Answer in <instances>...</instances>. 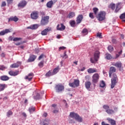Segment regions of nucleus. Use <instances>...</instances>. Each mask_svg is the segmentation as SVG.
<instances>
[{
  "mask_svg": "<svg viewBox=\"0 0 125 125\" xmlns=\"http://www.w3.org/2000/svg\"><path fill=\"white\" fill-rule=\"evenodd\" d=\"M29 112L30 113V114H32L33 112H35L36 111V108L34 106H30L28 109Z\"/></svg>",
  "mask_w": 125,
  "mask_h": 125,
  "instance_id": "obj_31",
  "label": "nucleus"
},
{
  "mask_svg": "<svg viewBox=\"0 0 125 125\" xmlns=\"http://www.w3.org/2000/svg\"><path fill=\"white\" fill-rule=\"evenodd\" d=\"M87 72L89 74H92L93 73H97L98 71L96 68H89L87 70Z\"/></svg>",
  "mask_w": 125,
  "mask_h": 125,
  "instance_id": "obj_26",
  "label": "nucleus"
},
{
  "mask_svg": "<svg viewBox=\"0 0 125 125\" xmlns=\"http://www.w3.org/2000/svg\"><path fill=\"white\" fill-rule=\"evenodd\" d=\"M58 71H59V66L54 68L53 70V74L55 75L56 74H57V73H58Z\"/></svg>",
  "mask_w": 125,
  "mask_h": 125,
  "instance_id": "obj_33",
  "label": "nucleus"
},
{
  "mask_svg": "<svg viewBox=\"0 0 125 125\" xmlns=\"http://www.w3.org/2000/svg\"><path fill=\"white\" fill-rule=\"evenodd\" d=\"M9 77L6 75H3L0 76L1 81H3V82H6L9 80Z\"/></svg>",
  "mask_w": 125,
  "mask_h": 125,
  "instance_id": "obj_22",
  "label": "nucleus"
},
{
  "mask_svg": "<svg viewBox=\"0 0 125 125\" xmlns=\"http://www.w3.org/2000/svg\"><path fill=\"white\" fill-rule=\"evenodd\" d=\"M104 58L105 59H106V60H111V59H114V58H113V56H112V55L109 53H106L105 54Z\"/></svg>",
  "mask_w": 125,
  "mask_h": 125,
  "instance_id": "obj_20",
  "label": "nucleus"
},
{
  "mask_svg": "<svg viewBox=\"0 0 125 125\" xmlns=\"http://www.w3.org/2000/svg\"><path fill=\"white\" fill-rule=\"evenodd\" d=\"M31 30H36V29H38V25L37 24H34L31 26Z\"/></svg>",
  "mask_w": 125,
  "mask_h": 125,
  "instance_id": "obj_45",
  "label": "nucleus"
},
{
  "mask_svg": "<svg viewBox=\"0 0 125 125\" xmlns=\"http://www.w3.org/2000/svg\"><path fill=\"white\" fill-rule=\"evenodd\" d=\"M8 74L10 75V76L15 77L16 76H18V74H19V70H16L15 71L11 70L9 71Z\"/></svg>",
  "mask_w": 125,
  "mask_h": 125,
  "instance_id": "obj_13",
  "label": "nucleus"
},
{
  "mask_svg": "<svg viewBox=\"0 0 125 125\" xmlns=\"http://www.w3.org/2000/svg\"><path fill=\"white\" fill-rule=\"evenodd\" d=\"M40 14H41L42 16H45V13H44V12H41Z\"/></svg>",
  "mask_w": 125,
  "mask_h": 125,
  "instance_id": "obj_60",
  "label": "nucleus"
},
{
  "mask_svg": "<svg viewBox=\"0 0 125 125\" xmlns=\"http://www.w3.org/2000/svg\"><path fill=\"white\" fill-rule=\"evenodd\" d=\"M56 92H62V91H63L64 90L65 87L63 84L61 83L58 84L56 85L55 87Z\"/></svg>",
  "mask_w": 125,
  "mask_h": 125,
  "instance_id": "obj_6",
  "label": "nucleus"
},
{
  "mask_svg": "<svg viewBox=\"0 0 125 125\" xmlns=\"http://www.w3.org/2000/svg\"><path fill=\"white\" fill-rule=\"evenodd\" d=\"M19 20V19L17 18L16 16L15 17H11L8 19V22L10 21H14V22H17Z\"/></svg>",
  "mask_w": 125,
  "mask_h": 125,
  "instance_id": "obj_18",
  "label": "nucleus"
},
{
  "mask_svg": "<svg viewBox=\"0 0 125 125\" xmlns=\"http://www.w3.org/2000/svg\"><path fill=\"white\" fill-rule=\"evenodd\" d=\"M65 49L66 47L65 46L60 47L59 48V51H61V50H65Z\"/></svg>",
  "mask_w": 125,
  "mask_h": 125,
  "instance_id": "obj_49",
  "label": "nucleus"
},
{
  "mask_svg": "<svg viewBox=\"0 0 125 125\" xmlns=\"http://www.w3.org/2000/svg\"><path fill=\"white\" fill-rule=\"evenodd\" d=\"M69 23L71 27H75V26L76 25V21H70Z\"/></svg>",
  "mask_w": 125,
  "mask_h": 125,
  "instance_id": "obj_35",
  "label": "nucleus"
},
{
  "mask_svg": "<svg viewBox=\"0 0 125 125\" xmlns=\"http://www.w3.org/2000/svg\"><path fill=\"white\" fill-rule=\"evenodd\" d=\"M69 85L71 87H78L80 86V80L75 79L73 83H69Z\"/></svg>",
  "mask_w": 125,
  "mask_h": 125,
  "instance_id": "obj_7",
  "label": "nucleus"
},
{
  "mask_svg": "<svg viewBox=\"0 0 125 125\" xmlns=\"http://www.w3.org/2000/svg\"><path fill=\"white\" fill-rule=\"evenodd\" d=\"M112 66H115L116 68H118L119 69V71H122L123 70V68H122V64L121 62H117L116 63H112Z\"/></svg>",
  "mask_w": 125,
  "mask_h": 125,
  "instance_id": "obj_11",
  "label": "nucleus"
},
{
  "mask_svg": "<svg viewBox=\"0 0 125 125\" xmlns=\"http://www.w3.org/2000/svg\"><path fill=\"white\" fill-rule=\"evenodd\" d=\"M97 37L100 38V39H102V33H98L97 34Z\"/></svg>",
  "mask_w": 125,
  "mask_h": 125,
  "instance_id": "obj_51",
  "label": "nucleus"
},
{
  "mask_svg": "<svg viewBox=\"0 0 125 125\" xmlns=\"http://www.w3.org/2000/svg\"><path fill=\"white\" fill-rule=\"evenodd\" d=\"M94 57L96 61H98L100 57V52L98 51H96L94 54Z\"/></svg>",
  "mask_w": 125,
  "mask_h": 125,
  "instance_id": "obj_15",
  "label": "nucleus"
},
{
  "mask_svg": "<svg viewBox=\"0 0 125 125\" xmlns=\"http://www.w3.org/2000/svg\"><path fill=\"white\" fill-rule=\"evenodd\" d=\"M76 16V14H75V12H70L69 14H68L67 18H68L69 19H71Z\"/></svg>",
  "mask_w": 125,
  "mask_h": 125,
  "instance_id": "obj_29",
  "label": "nucleus"
},
{
  "mask_svg": "<svg viewBox=\"0 0 125 125\" xmlns=\"http://www.w3.org/2000/svg\"><path fill=\"white\" fill-rule=\"evenodd\" d=\"M10 33V30L8 29H6L5 30H2L0 32V36H4L5 34Z\"/></svg>",
  "mask_w": 125,
  "mask_h": 125,
  "instance_id": "obj_23",
  "label": "nucleus"
},
{
  "mask_svg": "<svg viewBox=\"0 0 125 125\" xmlns=\"http://www.w3.org/2000/svg\"><path fill=\"white\" fill-rule=\"evenodd\" d=\"M103 109L105 110L106 113L108 114V115H112L113 114H115V110L110 109V106L108 105H104L103 106Z\"/></svg>",
  "mask_w": 125,
  "mask_h": 125,
  "instance_id": "obj_3",
  "label": "nucleus"
},
{
  "mask_svg": "<svg viewBox=\"0 0 125 125\" xmlns=\"http://www.w3.org/2000/svg\"><path fill=\"white\" fill-rule=\"evenodd\" d=\"M105 85H106V84H105V82L104 81H102L101 83L100 84V86L101 87H105Z\"/></svg>",
  "mask_w": 125,
  "mask_h": 125,
  "instance_id": "obj_39",
  "label": "nucleus"
},
{
  "mask_svg": "<svg viewBox=\"0 0 125 125\" xmlns=\"http://www.w3.org/2000/svg\"><path fill=\"white\" fill-rule=\"evenodd\" d=\"M117 82H118V77H117V75H116V74H113V78L111 79V88H114V87H115V85H116Z\"/></svg>",
  "mask_w": 125,
  "mask_h": 125,
  "instance_id": "obj_5",
  "label": "nucleus"
},
{
  "mask_svg": "<svg viewBox=\"0 0 125 125\" xmlns=\"http://www.w3.org/2000/svg\"><path fill=\"white\" fill-rule=\"evenodd\" d=\"M99 80V74H98V73L94 74L92 76V83H98Z\"/></svg>",
  "mask_w": 125,
  "mask_h": 125,
  "instance_id": "obj_9",
  "label": "nucleus"
},
{
  "mask_svg": "<svg viewBox=\"0 0 125 125\" xmlns=\"http://www.w3.org/2000/svg\"><path fill=\"white\" fill-rule=\"evenodd\" d=\"M52 5H53V1L52 0L49 1L46 3V6L48 8H51Z\"/></svg>",
  "mask_w": 125,
  "mask_h": 125,
  "instance_id": "obj_28",
  "label": "nucleus"
},
{
  "mask_svg": "<svg viewBox=\"0 0 125 125\" xmlns=\"http://www.w3.org/2000/svg\"><path fill=\"white\" fill-rule=\"evenodd\" d=\"M102 125H109L108 124L105 123L104 122H102Z\"/></svg>",
  "mask_w": 125,
  "mask_h": 125,
  "instance_id": "obj_61",
  "label": "nucleus"
},
{
  "mask_svg": "<svg viewBox=\"0 0 125 125\" xmlns=\"http://www.w3.org/2000/svg\"><path fill=\"white\" fill-rule=\"evenodd\" d=\"M21 64V62H18L17 63H13L11 65V68H18Z\"/></svg>",
  "mask_w": 125,
  "mask_h": 125,
  "instance_id": "obj_19",
  "label": "nucleus"
},
{
  "mask_svg": "<svg viewBox=\"0 0 125 125\" xmlns=\"http://www.w3.org/2000/svg\"><path fill=\"white\" fill-rule=\"evenodd\" d=\"M67 51H64V55L63 56H62V58L63 59H67V58H68V56L67 55Z\"/></svg>",
  "mask_w": 125,
  "mask_h": 125,
  "instance_id": "obj_43",
  "label": "nucleus"
},
{
  "mask_svg": "<svg viewBox=\"0 0 125 125\" xmlns=\"http://www.w3.org/2000/svg\"><path fill=\"white\" fill-rule=\"evenodd\" d=\"M120 19H125V12L122 14L120 16Z\"/></svg>",
  "mask_w": 125,
  "mask_h": 125,
  "instance_id": "obj_47",
  "label": "nucleus"
},
{
  "mask_svg": "<svg viewBox=\"0 0 125 125\" xmlns=\"http://www.w3.org/2000/svg\"><path fill=\"white\" fill-rule=\"evenodd\" d=\"M8 4H11L13 2V0H6Z\"/></svg>",
  "mask_w": 125,
  "mask_h": 125,
  "instance_id": "obj_52",
  "label": "nucleus"
},
{
  "mask_svg": "<svg viewBox=\"0 0 125 125\" xmlns=\"http://www.w3.org/2000/svg\"><path fill=\"white\" fill-rule=\"evenodd\" d=\"M112 42L113 43H117V40L115 39L112 40Z\"/></svg>",
  "mask_w": 125,
  "mask_h": 125,
  "instance_id": "obj_58",
  "label": "nucleus"
},
{
  "mask_svg": "<svg viewBox=\"0 0 125 125\" xmlns=\"http://www.w3.org/2000/svg\"><path fill=\"white\" fill-rule=\"evenodd\" d=\"M36 58H37V56L32 55L30 57L28 61V62H33V61H35V60H36Z\"/></svg>",
  "mask_w": 125,
  "mask_h": 125,
  "instance_id": "obj_25",
  "label": "nucleus"
},
{
  "mask_svg": "<svg viewBox=\"0 0 125 125\" xmlns=\"http://www.w3.org/2000/svg\"><path fill=\"white\" fill-rule=\"evenodd\" d=\"M21 40H22V38H21L16 37L13 39V41L18 42V41H21Z\"/></svg>",
  "mask_w": 125,
  "mask_h": 125,
  "instance_id": "obj_46",
  "label": "nucleus"
},
{
  "mask_svg": "<svg viewBox=\"0 0 125 125\" xmlns=\"http://www.w3.org/2000/svg\"><path fill=\"white\" fill-rule=\"evenodd\" d=\"M30 17L33 20H37L39 18V12L34 11L30 14Z\"/></svg>",
  "mask_w": 125,
  "mask_h": 125,
  "instance_id": "obj_8",
  "label": "nucleus"
},
{
  "mask_svg": "<svg viewBox=\"0 0 125 125\" xmlns=\"http://www.w3.org/2000/svg\"><path fill=\"white\" fill-rule=\"evenodd\" d=\"M5 69V66L3 65H0V70H1L2 71H3Z\"/></svg>",
  "mask_w": 125,
  "mask_h": 125,
  "instance_id": "obj_50",
  "label": "nucleus"
},
{
  "mask_svg": "<svg viewBox=\"0 0 125 125\" xmlns=\"http://www.w3.org/2000/svg\"><path fill=\"white\" fill-rule=\"evenodd\" d=\"M43 56H44L43 54H41V55L39 56V58H38V60H41V59H42V58H43Z\"/></svg>",
  "mask_w": 125,
  "mask_h": 125,
  "instance_id": "obj_55",
  "label": "nucleus"
},
{
  "mask_svg": "<svg viewBox=\"0 0 125 125\" xmlns=\"http://www.w3.org/2000/svg\"><path fill=\"white\" fill-rule=\"evenodd\" d=\"M7 87V84H3V83H0V92L1 91H3Z\"/></svg>",
  "mask_w": 125,
  "mask_h": 125,
  "instance_id": "obj_21",
  "label": "nucleus"
},
{
  "mask_svg": "<svg viewBox=\"0 0 125 125\" xmlns=\"http://www.w3.org/2000/svg\"><path fill=\"white\" fill-rule=\"evenodd\" d=\"M82 33L84 34V35H87V34H88V31H87V29H86V28H84L82 30Z\"/></svg>",
  "mask_w": 125,
  "mask_h": 125,
  "instance_id": "obj_41",
  "label": "nucleus"
},
{
  "mask_svg": "<svg viewBox=\"0 0 125 125\" xmlns=\"http://www.w3.org/2000/svg\"><path fill=\"white\" fill-rule=\"evenodd\" d=\"M43 61H41L40 62H39L38 65L40 67V68H42V67H43Z\"/></svg>",
  "mask_w": 125,
  "mask_h": 125,
  "instance_id": "obj_44",
  "label": "nucleus"
},
{
  "mask_svg": "<svg viewBox=\"0 0 125 125\" xmlns=\"http://www.w3.org/2000/svg\"><path fill=\"white\" fill-rule=\"evenodd\" d=\"M107 121H108V123L110 124L111 125H116V121L110 118H107L106 119Z\"/></svg>",
  "mask_w": 125,
  "mask_h": 125,
  "instance_id": "obj_24",
  "label": "nucleus"
},
{
  "mask_svg": "<svg viewBox=\"0 0 125 125\" xmlns=\"http://www.w3.org/2000/svg\"><path fill=\"white\" fill-rule=\"evenodd\" d=\"M69 123H70V124H72V123H75V121H74V120H69Z\"/></svg>",
  "mask_w": 125,
  "mask_h": 125,
  "instance_id": "obj_64",
  "label": "nucleus"
},
{
  "mask_svg": "<svg viewBox=\"0 0 125 125\" xmlns=\"http://www.w3.org/2000/svg\"><path fill=\"white\" fill-rule=\"evenodd\" d=\"M91 85V83L89 81H86L85 82V86L86 89H89Z\"/></svg>",
  "mask_w": 125,
  "mask_h": 125,
  "instance_id": "obj_27",
  "label": "nucleus"
},
{
  "mask_svg": "<svg viewBox=\"0 0 125 125\" xmlns=\"http://www.w3.org/2000/svg\"><path fill=\"white\" fill-rule=\"evenodd\" d=\"M22 116H23V117H25V118H26V117H27V114H26V113H25V112L22 113Z\"/></svg>",
  "mask_w": 125,
  "mask_h": 125,
  "instance_id": "obj_62",
  "label": "nucleus"
},
{
  "mask_svg": "<svg viewBox=\"0 0 125 125\" xmlns=\"http://www.w3.org/2000/svg\"><path fill=\"white\" fill-rule=\"evenodd\" d=\"M89 17H90L91 19H94V16L93 15V13H90L89 14Z\"/></svg>",
  "mask_w": 125,
  "mask_h": 125,
  "instance_id": "obj_48",
  "label": "nucleus"
},
{
  "mask_svg": "<svg viewBox=\"0 0 125 125\" xmlns=\"http://www.w3.org/2000/svg\"><path fill=\"white\" fill-rule=\"evenodd\" d=\"M6 6V2H5V1H3L1 5V7H3Z\"/></svg>",
  "mask_w": 125,
  "mask_h": 125,
  "instance_id": "obj_53",
  "label": "nucleus"
},
{
  "mask_svg": "<svg viewBox=\"0 0 125 125\" xmlns=\"http://www.w3.org/2000/svg\"><path fill=\"white\" fill-rule=\"evenodd\" d=\"M53 72H51V71L50 70L45 74V76L46 77H50L51 76H53Z\"/></svg>",
  "mask_w": 125,
  "mask_h": 125,
  "instance_id": "obj_37",
  "label": "nucleus"
},
{
  "mask_svg": "<svg viewBox=\"0 0 125 125\" xmlns=\"http://www.w3.org/2000/svg\"><path fill=\"white\" fill-rule=\"evenodd\" d=\"M61 27H60V24H58L57 26V30L58 31H64L66 29V27L63 23H61Z\"/></svg>",
  "mask_w": 125,
  "mask_h": 125,
  "instance_id": "obj_14",
  "label": "nucleus"
},
{
  "mask_svg": "<svg viewBox=\"0 0 125 125\" xmlns=\"http://www.w3.org/2000/svg\"><path fill=\"white\" fill-rule=\"evenodd\" d=\"M120 10V9H119V6H116V9L115 10V13H118L119 12V11Z\"/></svg>",
  "mask_w": 125,
  "mask_h": 125,
  "instance_id": "obj_54",
  "label": "nucleus"
},
{
  "mask_svg": "<svg viewBox=\"0 0 125 125\" xmlns=\"http://www.w3.org/2000/svg\"><path fill=\"white\" fill-rule=\"evenodd\" d=\"M35 98L36 99V100H39V99H42V96H41L40 94L37 93L36 96L35 97Z\"/></svg>",
  "mask_w": 125,
  "mask_h": 125,
  "instance_id": "obj_38",
  "label": "nucleus"
},
{
  "mask_svg": "<svg viewBox=\"0 0 125 125\" xmlns=\"http://www.w3.org/2000/svg\"><path fill=\"white\" fill-rule=\"evenodd\" d=\"M116 70H117V69H116V67H115L114 66H111V67H110V68L109 69V72L113 74V73H115Z\"/></svg>",
  "mask_w": 125,
  "mask_h": 125,
  "instance_id": "obj_30",
  "label": "nucleus"
},
{
  "mask_svg": "<svg viewBox=\"0 0 125 125\" xmlns=\"http://www.w3.org/2000/svg\"><path fill=\"white\" fill-rule=\"evenodd\" d=\"M0 56L1 57L4 58V57H5V54L4 52H3L0 54Z\"/></svg>",
  "mask_w": 125,
  "mask_h": 125,
  "instance_id": "obj_57",
  "label": "nucleus"
},
{
  "mask_svg": "<svg viewBox=\"0 0 125 125\" xmlns=\"http://www.w3.org/2000/svg\"><path fill=\"white\" fill-rule=\"evenodd\" d=\"M120 57V55L119 54H116V57L114 58V59H117V58H119Z\"/></svg>",
  "mask_w": 125,
  "mask_h": 125,
  "instance_id": "obj_63",
  "label": "nucleus"
},
{
  "mask_svg": "<svg viewBox=\"0 0 125 125\" xmlns=\"http://www.w3.org/2000/svg\"><path fill=\"white\" fill-rule=\"evenodd\" d=\"M27 5V1L25 0H22L18 4L19 7H25Z\"/></svg>",
  "mask_w": 125,
  "mask_h": 125,
  "instance_id": "obj_17",
  "label": "nucleus"
},
{
  "mask_svg": "<svg viewBox=\"0 0 125 125\" xmlns=\"http://www.w3.org/2000/svg\"><path fill=\"white\" fill-rule=\"evenodd\" d=\"M93 11L95 14V15H97V12L99 11V9H98L97 8L95 7L93 8Z\"/></svg>",
  "mask_w": 125,
  "mask_h": 125,
  "instance_id": "obj_36",
  "label": "nucleus"
},
{
  "mask_svg": "<svg viewBox=\"0 0 125 125\" xmlns=\"http://www.w3.org/2000/svg\"><path fill=\"white\" fill-rule=\"evenodd\" d=\"M108 50L110 52H112V51H114V47H113L112 46L109 45L108 47Z\"/></svg>",
  "mask_w": 125,
  "mask_h": 125,
  "instance_id": "obj_40",
  "label": "nucleus"
},
{
  "mask_svg": "<svg viewBox=\"0 0 125 125\" xmlns=\"http://www.w3.org/2000/svg\"><path fill=\"white\" fill-rule=\"evenodd\" d=\"M105 16H106V12L104 11H101L98 15V20L99 21H103V20H105Z\"/></svg>",
  "mask_w": 125,
  "mask_h": 125,
  "instance_id": "obj_4",
  "label": "nucleus"
},
{
  "mask_svg": "<svg viewBox=\"0 0 125 125\" xmlns=\"http://www.w3.org/2000/svg\"><path fill=\"white\" fill-rule=\"evenodd\" d=\"M70 117L72 118V119H75L79 123H82L83 122V118L78 114V113H76L75 112H70L69 114Z\"/></svg>",
  "mask_w": 125,
  "mask_h": 125,
  "instance_id": "obj_1",
  "label": "nucleus"
},
{
  "mask_svg": "<svg viewBox=\"0 0 125 125\" xmlns=\"http://www.w3.org/2000/svg\"><path fill=\"white\" fill-rule=\"evenodd\" d=\"M83 18V15H79L77 18V20H76L77 24H80V23L82 22Z\"/></svg>",
  "mask_w": 125,
  "mask_h": 125,
  "instance_id": "obj_16",
  "label": "nucleus"
},
{
  "mask_svg": "<svg viewBox=\"0 0 125 125\" xmlns=\"http://www.w3.org/2000/svg\"><path fill=\"white\" fill-rule=\"evenodd\" d=\"M51 31H52V28L50 27H48L42 31L41 35L42 36H46V35H47V33H48V32H51Z\"/></svg>",
  "mask_w": 125,
  "mask_h": 125,
  "instance_id": "obj_10",
  "label": "nucleus"
},
{
  "mask_svg": "<svg viewBox=\"0 0 125 125\" xmlns=\"http://www.w3.org/2000/svg\"><path fill=\"white\" fill-rule=\"evenodd\" d=\"M12 115H13V112H12V111H11V110H9L7 112L6 116L8 118H10V116H12Z\"/></svg>",
  "mask_w": 125,
  "mask_h": 125,
  "instance_id": "obj_32",
  "label": "nucleus"
},
{
  "mask_svg": "<svg viewBox=\"0 0 125 125\" xmlns=\"http://www.w3.org/2000/svg\"><path fill=\"white\" fill-rule=\"evenodd\" d=\"M49 22V16H44L42 17L41 23H40L42 26H45V25H47Z\"/></svg>",
  "mask_w": 125,
  "mask_h": 125,
  "instance_id": "obj_2",
  "label": "nucleus"
},
{
  "mask_svg": "<svg viewBox=\"0 0 125 125\" xmlns=\"http://www.w3.org/2000/svg\"><path fill=\"white\" fill-rule=\"evenodd\" d=\"M34 78V73H29L27 76L24 77L25 80H28V82H31Z\"/></svg>",
  "mask_w": 125,
  "mask_h": 125,
  "instance_id": "obj_12",
  "label": "nucleus"
},
{
  "mask_svg": "<svg viewBox=\"0 0 125 125\" xmlns=\"http://www.w3.org/2000/svg\"><path fill=\"white\" fill-rule=\"evenodd\" d=\"M109 8H111L112 10H114L116 8V4L111 3L108 6Z\"/></svg>",
  "mask_w": 125,
  "mask_h": 125,
  "instance_id": "obj_34",
  "label": "nucleus"
},
{
  "mask_svg": "<svg viewBox=\"0 0 125 125\" xmlns=\"http://www.w3.org/2000/svg\"><path fill=\"white\" fill-rule=\"evenodd\" d=\"M49 123L48 122H46V121L45 120L43 122L42 125H49Z\"/></svg>",
  "mask_w": 125,
  "mask_h": 125,
  "instance_id": "obj_56",
  "label": "nucleus"
},
{
  "mask_svg": "<svg viewBox=\"0 0 125 125\" xmlns=\"http://www.w3.org/2000/svg\"><path fill=\"white\" fill-rule=\"evenodd\" d=\"M97 61H98L95 60V58H90V62H91V63H92L93 64H94L96 62H97Z\"/></svg>",
  "mask_w": 125,
  "mask_h": 125,
  "instance_id": "obj_42",
  "label": "nucleus"
},
{
  "mask_svg": "<svg viewBox=\"0 0 125 125\" xmlns=\"http://www.w3.org/2000/svg\"><path fill=\"white\" fill-rule=\"evenodd\" d=\"M58 112H59V111L58 110H56V109L54 110L53 111V113L54 114H56V113H58Z\"/></svg>",
  "mask_w": 125,
  "mask_h": 125,
  "instance_id": "obj_59",
  "label": "nucleus"
}]
</instances>
